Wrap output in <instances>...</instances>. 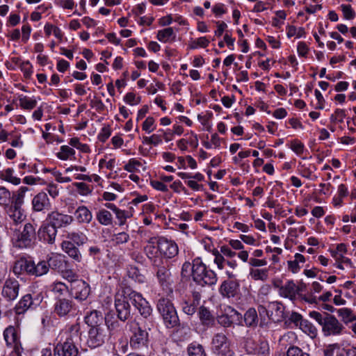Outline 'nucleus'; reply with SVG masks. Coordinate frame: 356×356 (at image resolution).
Wrapping results in <instances>:
<instances>
[{
	"label": "nucleus",
	"instance_id": "58",
	"mask_svg": "<svg viewBox=\"0 0 356 356\" xmlns=\"http://www.w3.org/2000/svg\"><path fill=\"white\" fill-rule=\"evenodd\" d=\"M161 136L158 134H152L149 137L146 136L143 138V143L147 145H153L154 146H156L159 144L161 143Z\"/></svg>",
	"mask_w": 356,
	"mask_h": 356
},
{
	"label": "nucleus",
	"instance_id": "31",
	"mask_svg": "<svg viewBox=\"0 0 356 356\" xmlns=\"http://www.w3.org/2000/svg\"><path fill=\"white\" fill-rule=\"evenodd\" d=\"M74 216L80 223H89L92 218L91 211L85 206L79 207L74 212Z\"/></svg>",
	"mask_w": 356,
	"mask_h": 356
},
{
	"label": "nucleus",
	"instance_id": "17",
	"mask_svg": "<svg viewBox=\"0 0 356 356\" xmlns=\"http://www.w3.org/2000/svg\"><path fill=\"white\" fill-rule=\"evenodd\" d=\"M246 351L248 354L258 356H269L270 348L268 342L259 339L258 341H248L245 344Z\"/></svg>",
	"mask_w": 356,
	"mask_h": 356
},
{
	"label": "nucleus",
	"instance_id": "63",
	"mask_svg": "<svg viewBox=\"0 0 356 356\" xmlns=\"http://www.w3.org/2000/svg\"><path fill=\"white\" fill-rule=\"evenodd\" d=\"M111 134V131L110 127L105 126L101 129V131L98 135V139L101 142L104 143L110 137Z\"/></svg>",
	"mask_w": 356,
	"mask_h": 356
},
{
	"label": "nucleus",
	"instance_id": "46",
	"mask_svg": "<svg viewBox=\"0 0 356 356\" xmlns=\"http://www.w3.org/2000/svg\"><path fill=\"white\" fill-rule=\"evenodd\" d=\"M172 37H175L174 30L172 27L159 30L156 35L157 39L161 42H168Z\"/></svg>",
	"mask_w": 356,
	"mask_h": 356
},
{
	"label": "nucleus",
	"instance_id": "39",
	"mask_svg": "<svg viewBox=\"0 0 356 356\" xmlns=\"http://www.w3.org/2000/svg\"><path fill=\"white\" fill-rule=\"evenodd\" d=\"M73 186L74 191L83 196L90 194L93 190L92 185L85 182L74 183Z\"/></svg>",
	"mask_w": 356,
	"mask_h": 356
},
{
	"label": "nucleus",
	"instance_id": "13",
	"mask_svg": "<svg viewBox=\"0 0 356 356\" xmlns=\"http://www.w3.org/2000/svg\"><path fill=\"white\" fill-rule=\"evenodd\" d=\"M157 246L160 254L165 259H172L178 254L179 248L177 243L166 238H158Z\"/></svg>",
	"mask_w": 356,
	"mask_h": 356
},
{
	"label": "nucleus",
	"instance_id": "61",
	"mask_svg": "<svg viewBox=\"0 0 356 356\" xmlns=\"http://www.w3.org/2000/svg\"><path fill=\"white\" fill-rule=\"evenodd\" d=\"M341 10L343 12V16L347 19H353L355 16V13L354 10L352 9L350 5H345L342 4L341 6Z\"/></svg>",
	"mask_w": 356,
	"mask_h": 356
},
{
	"label": "nucleus",
	"instance_id": "29",
	"mask_svg": "<svg viewBox=\"0 0 356 356\" xmlns=\"http://www.w3.org/2000/svg\"><path fill=\"white\" fill-rule=\"evenodd\" d=\"M198 316L201 323L207 327H212L215 323V318L211 312L204 306H201L198 311Z\"/></svg>",
	"mask_w": 356,
	"mask_h": 356
},
{
	"label": "nucleus",
	"instance_id": "23",
	"mask_svg": "<svg viewBox=\"0 0 356 356\" xmlns=\"http://www.w3.org/2000/svg\"><path fill=\"white\" fill-rule=\"evenodd\" d=\"M284 306L280 302H272L268 304L269 319L275 323L283 321L286 318Z\"/></svg>",
	"mask_w": 356,
	"mask_h": 356
},
{
	"label": "nucleus",
	"instance_id": "12",
	"mask_svg": "<svg viewBox=\"0 0 356 356\" xmlns=\"http://www.w3.org/2000/svg\"><path fill=\"white\" fill-rule=\"evenodd\" d=\"M42 298L40 295L26 294L22 297L20 300L14 307L15 313L18 315L24 314L29 309H35L39 306Z\"/></svg>",
	"mask_w": 356,
	"mask_h": 356
},
{
	"label": "nucleus",
	"instance_id": "35",
	"mask_svg": "<svg viewBox=\"0 0 356 356\" xmlns=\"http://www.w3.org/2000/svg\"><path fill=\"white\" fill-rule=\"evenodd\" d=\"M245 325L248 327H256L258 323V315L254 308H250L244 314Z\"/></svg>",
	"mask_w": 356,
	"mask_h": 356
},
{
	"label": "nucleus",
	"instance_id": "59",
	"mask_svg": "<svg viewBox=\"0 0 356 356\" xmlns=\"http://www.w3.org/2000/svg\"><path fill=\"white\" fill-rule=\"evenodd\" d=\"M304 144L298 140L291 141L290 148L297 154H301L304 151Z\"/></svg>",
	"mask_w": 356,
	"mask_h": 356
},
{
	"label": "nucleus",
	"instance_id": "40",
	"mask_svg": "<svg viewBox=\"0 0 356 356\" xmlns=\"http://www.w3.org/2000/svg\"><path fill=\"white\" fill-rule=\"evenodd\" d=\"M49 290L58 298L67 291L68 287L63 282H55L49 285Z\"/></svg>",
	"mask_w": 356,
	"mask_h": 356
},
{
	"label": "nucleus",
	"instance_id": "8",
	"mask_svg": "<svg viewBox=\"0 0 356 356\" xmlns=\"http://www.w3.org/2000/svg\"><path fill=\"white\" fill-rule=\"evenodd\" d=\"M36 236L35 228L31 223H26L23 230L17 233L13 238V244L19 248H31L35 243Z\"/></svg>",
	"mask_w": 356,
	"mask_h": 356
},
{
	"label": "nucleus",
	"instance_id": "34",
	"mask_svg": "<svg viewBox=\"0 0 356 356\" xmlns=\"http://www.w3.org/2000/svg\"><path fill=\"white\" fill-rule=\"evenodd\" d=\"M105 327L106 326V330L110 331L111 334H114L122 330L121 324L119 321L113 315H107L105 316L104 321Z\"/></svg>",
	"mask_w": 356,
	"mask_h": 356
},
{
	"label": "nucleus",
	"instance_id": "9",
	"mask_svg": "<svg viewBox=\"0 0 356 356\" xmlns=\"http://www.w3.org/2000/svg\"><path fill=\"white\" fill-rule=\"evenodd\" d=\"M211 350L218 355L233 356L234 353L230 348V341L223 333H216L211 339Z\"/></svg>",
	"mask_w": 356,
	"mask_h": 356
},
{
	"label": "nucleus",
	"instance_id": "50",
	"mask_svg": "<svg viewBox=\"0 0 356 356\" xmlns=\"http://www.w3.org/2000/svg\"><path fill=\"white\" fill-rule=\"evenodd\" d=\"M125 169L127 171L131 172H140L141 170H145V168L144 165L140 161L136 159H131L129 161V163L125 165Z\"/></svg>",
	"mask_w": 356,
	"mask_h": 356
},
{
	"label": "nucleus",
	"instance_id": "30",
	"mask_svg": "<svg viewBox=\"0 0 356 356\" xmlns=\"http://www.w3.org/2000/svg\"><path fill=\"white\" fill-rule=\"evenodd\" d=\"M77 247L78 246L73 245V244L70 243L62 242L61 243L62 250L75 261L80 262L82 259V256Z\"/></svg>",
	"mask_w": 356,
	"mask_h": 356
},
{
	"label": "nucleus",
	"instance_id": "3",
	"mask_svg": "<svg viewBox=\"0 0 356 356\" xmlns=\"http://www.w3.org/2000/svg\"><path fill=\"white\" fill-rule=\"evenodd\" d=\"M309 316L321 326L325 337L340 336L345 332L346 327L334 315L312 311Z\"/></svg>",
	"mask_w": 356,
	"mask_h": 356
},
{
	"label": "nucleus",
	"instance_id": "53",
	"mask_svg": "<svg viewBox=\"0 0 356 356\" xmlns=\"http://www.w3.org/2000/svg\"><path fill=\"white\" fill-rule=\"evenodd\" d=\"M129 238V235L127 233L122 232L113 234L111 237V241L115 245H120L128 242Z\"/></svg>",
	"mask_w": 356,
	"mask_h": 356
},
{
	"label": "nucleus",
	"instance_id": "19",
	"mask_svg": "<svg viewBox=\"0 0 356 356\" xmlns=\"http://www.w3.org/2000/svg\"><path fill=\"white\" fill-rule=\"evenodd\" d=\"M32 269H33V260L26 259L24 257L16 260L12 267L13 273L18 277L24 274L31 276Z\"/></svg>",
	"mask_w": 356,
	"mask_h": 356
},
{
	"label": "nucleus",
	"instance_id": "38",
	"mask_svg": "<svg viewBox=\"0 0 356 356\" xmlns=\"http://www.w3.org/2000/svg\"><path fill=\"white\" fill-rule=\"evenodd\" d=\"M127 275L129 278L132 279L140 284L145 282V276L142 274L138 267L130 266L127 270Z\"/></svg>",
	"mask_w": 356,
	"mask_h": 356
},
{
	"label": "nucleus",
	"instance_id": "48",
	"mask_svg": "<svg viewBox=\"0 0 356 356\" xmlns=\"http://www.w3.org/2000/svg\"><path fill=\"white\" fill-rule=\"evenodd\" d=\"M250 276L254 280L265 281L268 279L267 269H250Z\"/></svg>",
	"mask_w": 356,
	"mask_h": 356
},
{
	"label": "nucleus",
	"instance_id": "11",
	"mask_svg": "<svg viewBox=\"0 0 356 356\" xmlns=\"http://www.w3.org/2000/svg\"><path fill=\"white\" fill-rule=\"evenodd\" d=\"M108 337L105 326L90 328L88 332L86 343L90 348H96L102 346Z\"/></svg>",
	"mask_w": 356,
	"mask_h": 356
},
{
	"label": "nucleus",
	"instance_id": "42",
	"mask_svg": "<svg viewBox=\"0 0 356 356\" xmlns=\"http://www.w3.org/2000/svg\"><path fill=\"white\" fill-rule=\"evenodd\" d=\"M299 328L312 338L315 337L317 334V329L316 327L307 319H304V321L300 323Z\"/></svg>",
	"mask_w": 356,
	"mask_h": 356
},
{
	"label": "nucleus",
	"instance_id": "2",
	"mask_svg": "<svg viewBox=\"0 0 356 356\" xmlns=\"http://www.w3.org/2000/svg\"><path fill=\"white\" fill-rule=\"evenodd\" d=\"M81 335L79 323L67 326L60 333V341L54 345V356H78V345L81 341Z\"/></svg>",
	"mask_w": 356,
	"mask_h": 356
},
{
	"label": "nucleus",
	"instance_id": "21",
	"mask_svg": "<svg viewBox=\"0 0 356 356\" xmlns=\"http://www.w3.org/2000/svg\"><path fill=\"white\" fill-rule=\"evenodd\" d=\"M240 284L238 280H226L220 286V293L228 298L235 297L239 291Z\"/></svg>",
	"mask_w": 356,
	"mask_h": 356
},
{
	"label": "nucleus",
	"instance_id": "14",
	"mask_svg": "<svg viewBox=\"0 0 356 356\" xmlns=\"http://www.w3.org/2000/svg\"><path fill=\"white\" fill-rule=\"evenodd\" d=\"M24 202H22L21 200L12 199L10 204L5 207L6 211L8 215L9 218L16 225L22 222L26 216L24 213V210L22 209V206Z\"/></svg>",
	"mask_w": 356,
	"mask_h": 356
},
{
	"label": "nucleus",
	"instance_id": "45",
	"mask_svg": "<svg viewBox=\"0 0 356 356\" xmlns=\"http://www.w3.org/2000/svg\"><path fill=\"white\" fill-rule=\"evenodd\" d=\"M97 219L103 225H109L112 223L113 217L111 213L106 210H99L97 214Z\"/></svg>",
	"mask_w": 356,
	"mask_h": 356
},
{
	"label": "nucleus",
	"instance_id": "37",
	"mask_svg": "<svg viewBox=\"0 0 356 356\" xmlns=\"http://www.w3.org/2000/svg\"><path fill=\"white\" fill-rule=\"evenodd\" d=\"M337 313L345 324H348L349 323L356 321V315H355L353 310L349 308L343 307L339 309Z\"/></svg>",
	"mask_w": 356,
	"mask_h": 356
},
{
	"label": "nucleus",
	"instance_id": "1",
	"mask_svg": "<svg viewBox=\"0 0 356 356\" xmlns=\"http://www.w3.org/2000/svg\"><path fill=\"white\" fill-rule=\"evenodd\" d=\"M129 300L144 318L151 315L152 309L143 296L129 287H124L121 292H118L115 296V307L118 318L121 321L124 322L130 316L131 307Z\"/></svg>",
	"mask_w": 356,
	"mask_h": 356
},
{
	"label": "nucleus",
	"instance_id": "36",
	"mask_svg": "<svg viewBox=\"0 0 356 356\" xmlns=\"http://www.w3.org/2000/svg\"><path fill=\"white\" fill-rule=\"evenodd\" d=\"M305 262V257L300 254L296 253L294 255V259L292 261H288V268L289 270H291L293 273H298L300 268V264H303Z\"/></svg>",
	"mask_w": 356,
	"mask_h": 356
},
{
	"label": "nucleus",
	"instance_id": "10",
	"mask_svg": "<svg viewBox=\"0 0 356 356\" xmlns=\"http://www.w3.org/2000/svg\"><path fill=\"white\" fill-rule=\"evenodd\" d=\"M77 307L72 300L57 298L54 305V312L60 318L73 316L76 314Z\"/></svg>",
	"mask_w": 356,
	"mask_h": 356
},
{
	"label": "nucleus",
	"instance_id": "41",
	"mask_svg": "<svg viewBox=\"0 0 356 356\" xmlns=\"http://www.w3.org/2000/svg\"><path fill=\"white\" fill-rule=\"evenodd\" d=\"M134 209L130 206L128 210H121L118 209L115 212L117 219L119 220V225H123L127 219L133 216Z\"/></svg>",
	"mask_w": 356,
	"mask_h": 356
},
{
	"label": "nucleus",
	"instance_id": "64",
	"mask_svg": "<svg viewBox=\"0 0 356 356\" xmlns=\"http://www.w3.org/2000/svg\"><path fill=\"white\" fill-rule=\"evenodd\" d=\"M214 255L215 264L218 266V268L219 269H223L227 261V260L224 258V255L222 253L220 254L218 252L216 253H214Z\"/></svg>",
	"mask_w": 356,
	"mask_h": 356
},
{
	"label": "nucleus",
	"instance_id": "7",
	"mask_svg": "<svg viewBox=\"0 0 356 356\" xmlns=\"http://www.w3.org/2000/svg\"><path fill=\"white\" fill-rule=\"evenodd\" d=\"M130 327L132 332L130 339L131 347L136 350H145L147 348L149 342L147 332L136 322L131 323Z\"/></svg>",
	"mask_w": 356,
	"mask_h": 356
},
{
	"label": "nucleus",
	"instance_id": "51",
	"mask_svg": "<svg viewBox=\"0 0 356 356\" xmlns=\"http://www.w3.org/2000/svg\"><path fill=\"white\" fill-rule=\"evenodd\" d=\"M75 154L74 149L67 145L60 147V151L57 154V156L61 160H67L71 159Z\"/></svg>",
	"mask_w": 356,
	"mask_h": 356
},
{
	"label": "nucleus",
	"instance_id": "33",
	"mask_svg": "<svg viewBox=\"0 0 356 356\" xmlns=\"http://www.w3.org/2000/svg\"><path fill=\"white\" fill-rule=\"evenodd\" d=\"M65 257L61 254H54L48 257L47 261L48 262L49 270H62L64 267Z\"/></svg>",
	"mask_w": 356,
	"mask_h": 356
},
{
	"label": "nucleus",
	"instance_id": "49",
	"mask_svg": "<svg viewBox=\"0 0 356 356\" xmlns=\"http://www.w3.org/2000/svg\"><path fill=\"white\" fill-rule=\"evenodd\" d=\"M286 356H311L310 354L304 351L299 346L291 344L286 351Z\"/></svg>",
	"mask_w": 356,
	"mask_h": 356
},
{
	"label": "nucleus",
	"instance_id": "32",
	"mask_svg": "<svg viewBox=\"0 0 356 356\" xmlns=\"http://www.w3.org/2000/svg\"><path fill=\"white\" fill-rule=\"evenodd\" d=\"M33 268L31 276L40 277L49 271L47 260H40L37 262L33 260Z\"/></svg>",
	"mask_w": 356,
	"mask_h": 356
},
{
	"label": "nucleus",
	"instance_id": "55",
	"mask_svg": "<svg viewBox=\"0 0 356 356\" xmlns=\"http://www.w3.org/2000/svg\"><path fill=\"white\" fill-rule=\"evenodd\" d=\"M191 275L193 277V264L185 262L181 267V276L183 279H188Z\"/></svg>",
	"mask_w": 356,
	"mask_h": 356
},
{
	"label": "nucleus",
	"instance_id": "26",
	"mask_svg": "<svg viewBox=\"0 0 356 356\" xmlns=\"http://www.w3.org/2000/svg\"><path fill=\"white\" fill-rule=\"evenodd\" d=\"M104 321L105 317L101 312L97 310L91 311L85 317V322L90 328L105 326Z\"/></svg>",
	"mask_w": 356,
	"mask_h": 356
},
{
	"label": "nucleus",
	"instance_id": "4",
	"mask_svg": "<svg viewBox=\"0 0 356 356\" xmlns=\"http://www.w3.org/2000/svg\"><path fill=\"white\" fill-rule=\"evenodd\" d=\"M218 280L216 273L207 268L201 259L195 258L193 260V281L198 285H214Z\"/></svg>",
	"mask_w": 356,
	"mask_h": 356
},
{
	"label": "nucleus",
	"instance_id": "15",
	"mask_svg": "<svg viewBox=\"0 0 356 356\" xmlns=\"http://www.w3.org/2000/svg\"><path fill=\"white\" fill-rule=\"evenodd\" d=\"M74 220L72 216L54 211L48 213L46 221L49 222L57 229L58 228L66 227L70 225Z\"/></svg>",
	"mask_w": 356,
	"mask_h": 356
},
{
	"label": "nucleus",
	"instance_id": "20",
	"mask_svg": "<svg viewBox=\"0 0 356 356\" xmlns=\"http://www.w3.org/2000/svg\"><path fill=\"white\" fill-rule=\"evenodd\" d=\"M156 272V276L161 287L165 291L172 292L171 273L168 267L159 266Z\"/></svg>",
	"mask_w": 356,
	"mask_h": 356
},
{
	"label": "nucleus",
	"instance_id": "16",
	"mask_svg": "<svg viewBox=\"0 0 356 356\" xmlns=\"http://www.w3.org/2000/svg\"><path fill=\"white\" fill-rule=\"evenodd\" d=\"M19 286L17 280L8 278L3 284L1 294L7 301H13L19 295Z\"/></svg>",
	"mask_w": 356,
	"mask_h": 356
},
{
	"label": "nucleus",
	"instance_id": "54",
	"mask_svg": "<svg viewBox=\"0 0 356 356\" xmlns=\"http://www.w3.org/2000/svg\"><path fill=\"white\" fill-rule=\"evenodd\" d=\"M10 199V192L5 187H0V205L5 208L11 202Z\"/></svg>",
	"mask_w": 356,
	"mask_h": 356
},
{
	"label": "nucleus",
	"instance_id": "47",
	"mask_svg": "<svg viewBox=\"0 0 356 356\" xmlns=\"http://www.w3.org/2000/svg\"><path fill=\"white\" fill-rule=\"evenodd\" d=\"M151 186L156 190L162 192L168 191V184L172 179H149Z\"/></svg>",
	"mask_w": 356,
	"mask_h": 356
},
{
	"label": "nucleus",
	"instance_id": "28",
	"mask_svg": "<svg viewBox=\"0 0 356 356\" xmlns=\"http://www.w3.org/2000/svg\"><path fill=\"white\" fill-rule=\"evenodd\" d=\"M300 290L293 281H289L280 289V294L284 298L294 300Z\"/></svg>",
	"mask_w": 356,
	"mask_h": 356
},
{
	"label": "nucleus",
	"instance_id": "18",
	"mask_svg": "<svg viewBox=\"0 0 356 356\" xmlns=\"http://www.w3.org/2000/svg\"><path fill=\"white\" fill-rule=\"evenodd\" d=\"M158 238L152 237L148 241L147 244L144 247V252L148 259L151 261L152 264L154 266H159L163 264L162 259L157 256L158 254Z\"/></svg>",
	"mask_w": 356,
	"mask_h": 356
},
{
	"label": "nucleus",
	"instance_id": "56",
	"mask_svg": "<svg viewBox=\"0 0 356 356\" xmlns=\"http://www.w3.org/2000/svg\"><path fill=\"white\" fill-rule=\"evenodd\" d=\"M124 101L131 106H135L140 103V97H136V95L133 92H128L124 96Z\"/></svg>",
	"mask_w": 356,
	"mask_h": 356
},
{
	"label": "nucleus",
	"instance_id": "44",
	"mask_svg": "<svg viewBox=\"0 0 356 356\" xmlns=\"http://www.w3.org/2000/svg\"><path fill=\"white\" fill-rule=\"evenodd\" d=\"M187 350L189 356H207L203 346L195 342L191 343Z\"/></svg>",
	"mask_w": 356,
	"mask_h": 356
},
{
	"label": "nucleus",
	"instance_id": "22",
	"mask_svg": "<svg viewBox=\"0 0 356 356\" xmlns=\"http://www.w3.org/2000/svg\"><path fill=\"white\" fill-rule=\"evenodd\" d=\"M72 291L74 298L79 301L86 300L90 293L89 284L83 280H78L74 282Z\"/></svg>",
	"mask_w": 356,
	"mask_h": 356
},
{
	"label": "nucleus",
	"instance_id": "5",
	"mask_svg": "<svg viewBox=\"0 0 356 356\" xmlns=\"http://www.w3.org/2000/svg\"><path fill=\"white\" fill-rule=\"evenodd\" d=\"M3 339L7 348L13 349L14 356H22L24 350L20 339V330L17 326L9 325L3 331Z\"/></svg>",
	"mask_w": 356,
	"mask_h": 356
},
{
	"label": "nucleus",
	"instance_id": "27",
	"mask_svg": "<svg viewBox=\"0 0 356 356\" xmlns=\"http://www.w3.org/2000/svg\"><path fill=\"white\" fill-rule=\"evenodd\" d=\"M66 239L63 243H70L73 245L81 246L86 243L87 236L81 232H68L65 236Z\"/></svg>",
	"mask_w": 356,
	"mask_h": 356
},
{
	"label": "nucleus",
	"instance_id": "25",
	"mask_svg": "<svg viewBox=\"0 0 356 356\" xmlns=\"http://www.w3.org/2000/svg\"><path fill=\"white\" fill-rule=\"evenodd\" d=\"M32 206L33 211L37 212L49 211L51 209V204L44 192L39 193L33 198Z\"/></svg>",
	"mask_w": 356,
	"mask_h": 356
},
{
	"label": "nucleus",
	"instance_id": "52",
	"mask_svg": "<svg viewBox=\"0 0 356 356\" xmlns=\"http://www.w3.org/2000/svg\"><path fill=\"white\" fill-rule=\"evenodd\" d=\"M198 305L193 302L191 299L185 300L182 303V311L188 316L193 315L197 309Z\"/></svg>",
	"mask_w": 356,
	"mask_h": 356
},
{
	"label": "nucleus",
	"instance_id": "43",
	"mask_svg": "<svg viewBox=\"0 0 356 356\" xmlns=\"http://www.w3.org/2000/svg\"><path fill=\"white\" fill-rule=\"evenodd\" d=\"M19 106L23 109L31 110L37 105V100L27 96L21 95L19 97Z\"/></svg>",
	"mask_w": 356,
	"mask_h": 356
},
{
	"label": "nucleus",
	"instance_id": "60",
	"mask_svg": "<svg viewBox=\"0 0 356 356\" xmlns=\"http://www.w3.org/2000/svg\"><path fill=\"white\" fill-rule=\"evenodd\" d=\"M304 321L302 316L296 312H291L289 317V321L294 324L296 327H299L300 325V323Z\"/></svg>",
	"mask_w": 356,
	"mask_h": 356
},
{
	"label": "nucleus",
	"instance_id": "24",
	"mask_svg": "<svg viewBox=\"0 0 356 356\" xmlns=\"http://www.w3.org/2000/svg\"><path fill=\"white\" fill-rule=\"evenodd\" d=\"M38 237L44 242L52 244L55 241L57 234V229L51 225L49 222L42 225L38 232Z\"/></svg>",
	"mask_w": 356,
	"mask_h": 356
},
{
	"label": "nucleus",
	"instance_id": "6",
	"mask_svg": "<svg viewBox=\"0 0 356 356\" xmlns=\"http://www.w3.org/2000/svg\"><path fill=\"white\" fill-rule=\"evenodd\" d=\"M157 309L168 327H174L179 324L176 309L170 300L165 298L159 299Z\"/></svg>",
	"mask_w": 356,
	"mask_h": 356
},
{
	"label": "nucleus",
	"instance_id": "62",
	"mask_svg": "<svg viewBox=\"0 0 356 356\" xmlns=\"http://www.w3.org/2000/svg\"><path fill=\"white\" fill-rule=\"evenodd\" d=\"M107 190L106 191L113 192L115 191L118 193H122L124 191V186L123 184H120L117 182L111 181L108 182V185L105 187Z\"/></svg>",
	"mask_w": 356,
	"mask_h": 356
},
{
	"label": "nucleus",
	"instance_id": "57",
	"mask_svg": "<svg viewBox=\"0 0 356 356\" xmlns=\"http://www.w3.org/2000/svg\"><path fill=\"white\" fill-rule=\"evenodd\" d=\"M154 122V118L150 116L147 118L143 123V130L148 134L152 132L155 129Z\"/></svg>",
	"mask_w": 356,
	"mask_h": 356
}]
</instances>
